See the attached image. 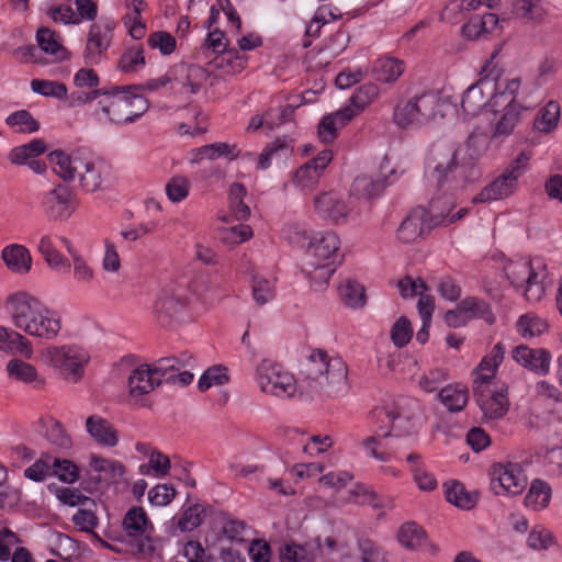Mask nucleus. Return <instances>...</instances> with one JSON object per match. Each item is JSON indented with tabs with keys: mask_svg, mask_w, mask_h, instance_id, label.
<instances>
[{
	"mask_svg": "<svg viewBox=\"0 0 562 562\" xmlns=\"http://www.w3.org/2000/svg\"><path fill=\"white\" fill-rule=\"evenodd\" d=\"M378 87L373 83H366L359 87L350 98L352 106L357 108L358 111H362L368 104H370L378 95Z\"/></svg>",
	"mask_w": 562,
	"mask_h": 562,
	"instance_id": "nucleus-54",
	"label": "nucleus"
},
{
	"mask_svg": "<svg viewBox=\"0 0 562 562\" xmlns=\"http://www.w3.org/2000/svg\"><path fill=\"white\" fill-rule=\"evenodd\" d=\"M37 249L52 269L58 272H67L70 269L69 260L56 249L49 235L41 237Z\"/></svg>",
	"mask_w": 562,
	"mask_h": 562,
	"instance_id": "nucleus-29",
	"label": "nucleus"
},
{
	"mask_svg": "<svg viewBox=\"0 0 562 562\" xmlns=\"http://www.w3.org/2000/svg\"><path fill=\"white\" fill-rule=\"evenodd\" d=\"M373 74L376 80L382 82H393L403 74V63L392 57L378 59L373 65Z\"/></svg>",
	"mask_w": 562,
	"mask_h": 562,
	"instance_id": "nucleus-31",
	"label": "nucleus"
},
{
	"mask_svg": "<svg viewBox=\"0 0 562 562\" xmlns=\"http://www.w3.org/2000/svg\"><path fill=\"white\" fill-rule=\"evenodd\" d=\"M322 172L317 170V167H313L308 162L301 166L294 173V183L304 191L313 190L322 177Z\"/></svg>",
	"mask_w": 562,
	"mask_h": 562,
	"instance_id": "nucleus-44",
	"label": "nucleus"
},
{
	"mask_svg": "<svg viewBox=\"0 0 562 562\" xmlns=\"http://www.w3.org/2000/svg\"><path fill=\"white\" fill-rule=\"evenodd\" d=\"M387 186L386 176L378 179H372L368 176H359L355 179L351 191L358 195L374 198L380 195Z\"/></svg>",
	"mask_w": 562,
	"mask_h": 562,
	"instance_id": "nucleus-34",
	"label": "nucleus"
},
{
	"mask_svg": "<svg viewBox=\"0 0 562 562\" xmlns=\"http://www.w3.org/2000/svg\"><path fill=\"white\" fill-rule=\"evenodd\" d=\"M0 350L25 358H31L33 353L30 341L23 335L4 326H0Z\"/></svg>",
	"mask_w": 562,
	"mask_h": 562,
	"instance_id": "nucleus-25",
	"label": "nucleus"
},
{
	"mask_svg": "<svg viewBox=\"0 0 562 562\" xmlns=\"http://www.w3.org/2000/svg\"><path fill=\"white\" fill-rule=\"evenodd\" d=\"M46 149L45 142L41 138H36L27 144L12 148L8 158L14 165H23L42 155Z\"/></svg>",
	"mask_w": 562,
	"mask_h": 562,
	"instance_id": "nucleus-32",
	"label": "nucleus"
},
{
	"mask_svg": "<svg viewBox=\"0 0 562 562\" xmlns=\"http://www.w3.org/2000/svg\"><path fill=\"white\" fill-rule=\"evenodd\" d=\"M356 115V111L346 106L323 117L318 125V137L323 143H330L337 137L339 128L344 127Z\"/></svg>",
	"mask_w": 562,
	"mask_h": 562,
	"instance_id": "nucleus-19",
	"label": "nucleus"
},
{
	"mask_svg": "<svg viewBox=\"0 0 562 562\" xmlns=\"http://www.w3.org/2000/svg\"><path fill=\"white\" fill-rule=\"evenodd\" d=\"M54 172L64 181L79 178L87 192H95L102 183V172L97 164L81 157H70L63 150H54L48 155Z\"/></svg>",
	"mask_w": 562,
	"mask_h": 562,
	"instance_id": "nucleus-4",
	"label": "nucleus"
},
{
	"mask_svg": "<svg viewBox=\"0 0 562 562\" xmlns=\"http://www.w3.org/2000/svg\"><path fill=\"white\" fill-rule=\"evenodd\" d=\"M473 395L482 411L484 423L501 419L508 412L509 401L506 389L485 393L484 390H481V385H475Z\"/></svg>",
	"mask_w": 562,
	"mask_h": 562,
	"instance_id": "nucleus-12",
	"label": "nucleus"
},
{
	"mask_svg": "<svg viewBox=\"0 0 562 562\" xmlns=\"http://www.w3.org/2000/svg\"><path fill=\"white\" fill-rule=\"evenodd\" d=\"M5 371L8 376L15 382L27 385L34 384L35 386L44 385L45 383L44 379L38 375L36 368L22 359L14 358L9 360Z\"/></svg>",
	"mask_w": 562,
	"mask_h": 562,
	"instance_id": "nucleus-26",
	"label": "nucleus"
},
{
	"mask_svg": "<svg viewBox=\"0 0 562 562\" xmlns=\"http://www.w3.org/2000/svg\"><path fill=\"white\" fill-rule=\"evenodd\" d=\"M188 299L184 289L178 284H169L165 286L154 306L155 314L159 322L167 325L177 321L186 311Z\"/></svg>",
	"mask_w": 562,
	"mask_h": 562,
	"instance_id": "nucleus-11",
	"label": "nucleus"
},
{
	"mask_svg": "<svg viewBox=\"0 0 562 562\" xmlns=\"http://www.w3.org/2000/svg\"><path fill=\"white\" fill-rule=\"evenodd\" d=\"M110 45L109 32L99 24H92L87 38L85 61L87 65H97L100 56Z\"/></svg>",
	"mask_w": 562,
	"mask_h": 562,
	"instance_id": "nucleus-20",
	"label": "nucleus"
},
{
	"mask_svg": "<svg viewBox=\"0 0 562 562\" xmlns=\"http://www.w3.org/2000/svg\"><path fill=\"white\" fill-rule=\"evenodd\" d=\"M145 65L144 50L142 47L127 49L120 58L119 67L124 72L137 71L138 66Z\"/></svg>",
	"mask_w": 562,
	"mask_h": 562,
	"instance_id": "nucleus-51",
	"label": "nucleus"
},
{
	"mask_svg": "<svg viewBox=\"0 0 562 562\" xmlns=\"http://www.w3.org/2000/svg\"><path fill=\"white\" fill-rule=\"evenodd\" d=\"M340 247L339 237L334 232L317 233L312 236L306 250V260H316L321 262L334 261L338 258Z\"/></svg>",
	"mask_w": 562,
	"mask_h": 562,
	"instance_id": "nucleus-14",
	"label": "nucleus"
},
{
	"mask_svg": "<svg viewBox=\"0 0 562 562\" xmlns=\"http://www.w3.org/2000/svg\"><path fill=\"white\" fill-rule=\"evenodd\" d=\"M425 531L416 522H406L401 526L397 539L407 549H416L425 541Z\"/></svg>",
	"mask_w": 562,
	"mask_h": 562,
	"instance_id": "nucleus-40",
	"label": "nucleus"
},
{
	"mask_svg": "<svg viewBox=\"0 0 562 562\" xmlns=\"http://www.w3.org/2000/svg\"><path fill=\"white\" fill-rule=\"evenodd\" d=\"M413 336L411 322L405 317H400L391 329V338L398 348L406 346Z\"/></svg>",
	"mask_w": 562,
	"mask_h": 562,
	"instance_id": "nucleus-52",
	"label": "nucleus"
},
{
	"mask_svg": "<svg viewBox=\"0 0 562 562\" xmlns=\"http://www.w3.org/2000/svg\"><path fill=\"white\" fill-rule=\"evenodd\" d=\"M72 522L81 531L92 532V529L98 525V517L90 507L86 506L74 515Z\"/></svg>",
	"mask_w": 562,
	"mask_h": 562,
	"instance_id": "nucleus-62",
	"label": "nucleus"
},
{
	"mask_svg": "<svg viewBox=\"0 0 562 562\" xmlns=\"http://www.w3.org/2000/svg\"><path fill=\"white\" fill-rule=\"evenodd\" d=\"M38 47L46 54L56 55L65 53L66 49L56 40V34L48 27H40L36 32Z\"/></svg>",
	"mask_w": 562,
	"mask_h": 562,
	"instance_id": "nucleus-50",
	"label": "nucleus"
},
{
	"mask_svg": "<svg viewBox=\"0 0 562 562\" xmlns=\"http://www.w3.org/2000/svg\"><path fill=\"white\" fill-rule=\"evenodd\" d=\"M385 415L389 418V420L391 422V429L385 432H382V434L378 432L375 436H370V437L366 438L362 442L364 448L369 449V448H372L375 445H378L379 438H387L391 436L400 437L409 431L408 429H404L402 427V425H401L402 419L397 412L385 411Z\"/></svg>",
	"mask_w": 562,
	"mask_h": 562,
	"instance_id": "nucleus-41",
	"label": "nucleus"
},
{
	"mask_svg": "<svg viewBox=\"0 0 562 562\" xmlns=\"http://www.w3.org/2000/svg\"><path fill=\"white\" fill-rule=\"evenodd\" d=\"M290 142L291 140L286 138H278L273 143L269 144L259 156L258 168H269L274 157L286 158L292 153Z\"/></svg>",
	"mask_w": 562,
	"mask_h": 562,
	"instance_id": "nucleus-38",
	"label": "nucleus"
},
{
	"mask_svg": "<svg viewBox=\"0 0 562 562\" xmlns=\"http://www.w3.org/2000/svg\"><path fill=\"white\" fill-rule=\"evenodd\" d=\"M7 267L15 273L29 272L32 266L30 251L22 245L13 244L2 250Z\"/></svg>",
	"mask_w": 562,
	"mask_h": 562,
	"instance_id": "nucleus-27",
	"label": "nucleus"
},
{
	"mask_svg": "<svg viewBox=\"0 0 562 562\" xmlns=\"http://www.w3.org/2000/svg\"><path fill=\"white\" fill-rule=\"evenodd\" d=\"M336 270L334 261L321 262L316 260H305L303 272L310 279L311 285L315 290H321L328 283L329 278Z\"/></svg>",
	"mask_w": 562,
	"mask_h": 562,
	"instance_id": "nucleus-28",
	"label": "nucleus"
},
{
	"mask_svg": "<svg viewBox=\"0 0 562 562\" xmlns=\"http://www.w3.org/2000/svg\"><path fill=\"white\" fill-rule=\"evenodd\" d=\"M70 198L71 191L66 186L58 184L54 188L46 201L48 215L54 220L69 217L74 212Z\"/></svg>",
	"mask_w": 562,
	"mask_h": 562,
	"instance_id": "nucleus-23",
	"label": "nucleus"
},
{
	"mask_svg": "<svg viewBox=\"0 0 562 562\" xmlns=\"http://www.w3.org/2000/svg\"><path fill=\"white\" fill-rule=\"evenodd\" d=\"M521 110L524 109L519 104L513 103V99H510L505 105L503 114L493 126L492 139L509 136L520 123Z\"/></svg>",
	"mask_w": 562,
	"mask_h": 562,
	"instance_id": "nucleus-24",
	"label": "nucleus"
},
{
	"mask_svg": "<svg viewBox=\"0 0 562 562\" xmlns=\"http://www.w3.org/2000/svg\"><path fill=\"white\" fill-rule=\"evenodd\" d=\"M461 311L468 316V321L471 318H482L488 324H493L495 317L491 312L490 305L477 297L468 296L459 302Z\"/></svg>",
	"mask_w": 562,
	"mask_h": 562,
	"instance_id": "nucleus-36",
	"label": "nucleus"
},
{
	"mask_svg": "<svg viewBox=\"0 0 562 562\" xmlns=\"http://www.w3.org/2000/svg\"><path fill=\"white\" fill-rule=\"evenodd\" d=\"M551 498V487L541 480H535L525 496V505L532 507L535 510L542 509L548 506Z\"/></svg>",
	"mask_w": 562,
	"mask_h": 562,
	"instance_id": "nucleus-37",
	"label": "nucleus"
},
{
	"mask_svg": "<svg viewBox=\"0 0 562 562\" xmlns=\"http://www.w3.org/2000/svg\"><path fill=\"white\" fill-rule=\"evenodd\" d=\"M5 123L11 127L20 126L19 132L21 133H34L40 128V123L26 110H19L11 113L5 119Z\"/></svg>",
	"mask_w": 562,
	"mask_h": 562,
	"instance_id": "nucleus-46",
	"label": "nucleus"
},
{
	"mask_svg": "<svg viewBox=\"0 0 562 562\" xmlns=\"http://www.w3.org/2000/svg\"><path fill=\"white\" fill-rule=\"evenodd\" d=\"M252 236V231L248 225H236L225 228L222 232L221 239L228 244H240L248 240Z\"/></svg>",
	"mask_w": 562,
	"mask_h": 562,
	"instance_id": "nucleus-58",
	"label": "nucleus"
},
{
	"mask_svg": "<svg viewBox=\"0 0 562 562\" xmlns=\"http://www.w3.org/2000/svg\"><path fill=\"white\" fill-rule=\"evenodd\" d=\"M446 499L461 509L469 510L475 506L477 495L468 492L462 483L454 481L446 488Z\"/></svg>",
	"mask_w": 562,
	"mask_h": 562,
	"instance_id": "nucleus-33",
	"label": "nucleus"
},
{
	"mask_svg": "<svg viewBox=\"0 0 562 562\" xmlns=\"http://www.w3.org/2000/svg\"><path fill=\"white\" fill-rule=\"evenodd\" d=\"M14 326L30 336L52 340L61 329L60 317L37 299L20 292L8 299Z\"/></svg>",
	"mask_w": 562,
	"mask_h": 562,
	"instance_id": "nucleus-2",
	"label": "nucleus"
},
{
	"mask_svg": "<svg viewBox=\"0 0 562 562\" xmlns=\"http://www.w3.org/2000/svg\"><path fill=\"white\" fill-rule=\"evenodd\" d=\"M189 180L181 176L172 177L165 187L166 195L172 203L184 200L189 194Z\"/></svg>",
	"mask_w": 562,
	"mask_h": 562,
	"instance_id": "nucleus-49",
	"label": "nucleus"
},
{
	"mask_svg": "<svg viewBox=\"0 0 562 562\" xmlns=\"http://www.w3.org/2000/svg\"><path fill=\"white\" fill-rule=\"evenodd\" d=\"M495 83L488 77L481 78L463 93L461 106L469 116H474L485 106L491 108V97L494 95Z\"/></svg>",
	"mask_w": 562,
	"mask_h": 562,
	"instance_id": "nucleus-13",
	"label": "nucleus"
},
{
	"mask_svg": "<svg viewBox=\"0 0 562 562\" xmlns=\"http://www.w3.org/2000/svg\"><path fill=\"white\" fill-rule=\"evenodd\" d=\"M517 183L504 172L492 183L484 187L473 199V203L497 201L509 196L516 190Z\"/></svg>",
	"mask_w": 562,
	"mask_h": 562,
	"instance_id": "nucleus-22",
	"label": "nucleus"
},
{
	"mask_svg": "<svg viewBox=\"0 0 562 562\" xmlns=\"http://www.w3.org/2000/svg\"><path fill=\"white\" fill-rule=\"evenodd\" d=\"M513 359L538 374H547L550 368L551 355L546 349H531L520 345L513 350Z\"/></svg>",
	"mask_w": 562,
	"mask_h": 562,
	"instance_id": "nucleus-15",
	"label": "nucleus"
},
{
	"mask_svg": "<svg viewBox=\"0 0 562 562\" xmlns=\"http://www.w3.org/2000/svg\"><path fill=\"white\" fill-rule=\"evenodd\" d=\"M559 116L560 106L551 101L540 111V115L535 120V127L539 132L549 133L557 126Z\"/></svg>",
	"mask_w": 562,
	"mask_h": 562,
	"instance_id": "nucleus-45",
	"label": "nucleus"
},
{
	"mask_svg": "<svg viewBox=\"0 0 562 562\" xmlns=\"http://www.w3.org/2000/svg\"><path fill=\"white\" fill-rule=\"evenodd\" d=\"M229 381L227 368L216 364L209 368L199 379L198 387L201 392L209 390L213 385H224Z\"/></svg>",
	"mask_w": 562,
	"mask_h": 562,
	"instance_id": "nucleus-43",
	"label": "nucleus"
},
{
	"mask_svg": "<svg viewBox=\"0 0 562 562\" xmlns=\"http://www.w3.org/2000/svg\"><path fill=\"white\" fill-rule=\"evenodd\" d=\"M89 464L94 472L99 473V475L91 476L87 482L88 484H111L116 482V480L122 477L125 473V467L120 461H112L94 454L90 457Z\"/></svg>",
	"mask_w": 562,
	"mask_h": 562,
	"instance_id": "nucleus-17",
	"label": "nucleus"
},
{
	"mask_svg": "<svg viewBox=\"0 0 562 562\" xmlns=\"http://www.w3.org/2000/svg\"><path fill=\"white\" fill-rule=\"evenodd\" d=\"M204 512L201 505L190 506L179 519L178 526L181 530H193L202 524L201 514Z\"/></svg>",
	"mask_w": 562,
	"mask_h": 562,
	"instance_id": "nucleus-59",
	"label": "nucleus"
},
{
	"mask_svg": "<svg viewBox=\"0 0 562 562\" xmlns=\"http://www.w3.org/2000/svg\"><path fill=\"white\" fill-rule=\"evenodd\" d=\"M144 86H124L112 95L102 112L115 124L133 123L149 108V101L139 94Z\"/></svg>",
	"mask_w": 562,
	"mask_h": 562,
	"instance_id": "nucleus-6",
	"label": "nucleus"
},
{
	"mask_svg": "<svg viewBox=\"0 0 562 562\" xmlns=\"http://www.w3.org/2000/svg\"><path fill=\"white\" fill-rule=\"evenodd\" d=\"M297 375L299 380L271 359H262L255 372L260 391L274 397L291 398L300 390L311 396L336 400L346 396L350 389L345 361L329 357L323 349L312 350L300 363Z\"/></svg>",
	"mask_w": 562,
	"mask_h": 562,
	"instance_id": "nucleus-1",
	"label": "nucleus"
},
{
	"mask_svg": "<svg viewBox=\"0 0 562 562\" xmlns=\"http://www.w3.org/2000/svg\"><path fill=\"white\" fill-rule=\"evenodd\" d=\"M439 104L440 98L434 92L401 100L394 108V123L402 128L426 124L436 116Z\"/></svg>",
	"mask_w": 562,
	"mask_h": 562,
	"instance_id": "nucleus-7",
	"label": "nucleus"
},
{
	"mask_svg": "<svg viewBox=\"0 0 562 562\" xmlns=\"http://www.w3.org/2000/svg\"><path fill=\"white\" fill-rule=\"evenodd\" d=\"M438 397L440 402L450 411V412H460L464 408L468 402V393L463 389H458L452 385H448L442 387Z\"/></svg>",
	"mask_w": 562,
	"mask_h": 562,
	"instance_id": "nucleus-39",
	"label": "nucleus"
},
{
	"mask_svg": "<svg viewBox=\"0 0 562 562\" xmlns=\"http://www.w3.org/2000/svg\"><path fill=\"white\" fill-rule=\"evenodd\" d=\"M223 286V279L217 274H201L193 282V291L203 300L215 299Z\"/></svg>",
	"mask_w": 562,
	"mask_h": 562,
	"instance_id": "nucleus-35",
	"label": "nucleus"
},
{
	"mask_svg": "<svg viewBox=\"0 0 562 562\" xmlns=\"http://www.w3.org/2000/svg\"><path fill=\"white\" fill-rule=\"evenodd\" d=\"M183 554L189 562H214L212 557L205 555V551L199 541H188Z\"/></svg>",
	"mask_w": 562,
	"mask_h": 562,
	"instance_id": "nucleus-64",
	"label": "nucleus"
},
{
	"mask_svg": "<svg viewBox=\"0 0 562 562\" xmlns=\"http://www.w3.org/2000/svg\"><path fill=\"white\" fill-rule=\"evenodd\" d=\"M486 139L482 135L471 134L464 146L456 150H451L445 155L436 164L430 173V179L436 182L438 188H441L448 180L449 175L460 169L464 181H475L480 178L481 171L476 167V162L486 151Z\"/></svg>",
	"mask_w": 562,
	"mask_h": 562,
	"instance_id": "nucleus-3",
	"label": "nucleus"
},
{
	"mask_svg": "<svg viewBox=\"0 0 562 562\" xmlns=\"http://www.w3.org/2000/svg\"><path fill=\"white\" fill-rule=\"evenodd\" d=\"M176 495L173 487L167 484H158L153 487L148 493L150 504L156 506H165L169 504Z\"/></svg>",
	"mask_w": 562,
	"mask_h": 562,
	"instance_id": "nucleus-61",
	"label": "nucleus"
},
{
	"mask_svg": "<svg viewBox=\"0 0 562 562\" xmlns=\"http://www.w3.org/2000/svg\"><path fill=\"white\" fill-rule=\"evenodd\" d=\"M519 87L520 80L518 78L509 80L503 92H501L499 94L494 93V95L491 97V110L497 112L496 108L502 104L506 105L510 99H513V103H516L515 94L517 93Z\"/></svg>",
	"mask_w": 562,
	"mask_h": 562,
	"instance_id": "nucleus-57",
	"label": "nucleus"
},
{
	"mask_svg": "<svg viewBox=\"0 0 562 562\" xmlns=\"http://www.w3.org/2000/svg\"><path fill=\"white\" fill-rule=\"evenodd\" d=\"M31 88L35 93L44 97H54L57 99H65L67 97V87L57 81L33 79Z\"/></svg>",
	"mask_w": 562,
	"mask_h": 562,
	"instance_id": "nucleus-47",
	"label": "nucleus"
},
{
	"mask_svg": "<svg viewBox=\"0 0 562 562\" xmlns=\"http://www.w3.org/2000/svg\"><path fill=\"white\" fill-rule=\"evenodd\" d=\"M344 304L351 308H361L366 304V289L351 279H346L338 288Z\"/></svg>",
	"mask_w": 562,
	"mask_h": 562,
	"instance_id": "nucleus-30",
	"label": "nucleus"
},
{
	"mask_svg": "<svg viewBox=\"0 0 562 562\" xmlns=\"http://www.w3.org/2000/svg\"><path fill=\"white\" fill-rule=\"evenodd\" d=\"M122 528L126 537L137 542L138 553L148 555L155 553L156 547L150 537L154 526L142 507L133 506L126 512L122 521Z\"/></svg>",
	"mask_w": 562,
	"mask_h": 562,
	"instance_id": "nucleus-9",
	"label": "nucleus"
},
{
	"mask_svg": "<svg viewBox=\"0 0 562 562\" xmlns=\"http://www.w3.org/2000/svg\"><path fill=\"white\" fill-rule=\"evenodd\" d=\"M57 498L65 505L69 506H95V503L92 498L82 495L78 490L69 488V487H60L56 492Z\"/></svg>",
	"mask_w": 562,
	"mask_h": 562,
	"instance_id": "nucleus-55",
	"label": "nucleus"
},
{
	"mask_svg": "<svg viewBox=\"0 0 562 562\" xmlns=\"http://www.w3.org/2000/svg\"><path fill=\"white\" fill-rule=\"evenodd\" d=\"M148 45L151 48H159L164 55H169L176 48V38L167 32L159 31L149 35Z\"/></svg>",
	"mask_w": 562,
	"mask_h": 562,
	"instance_id": "nucleus-56",
	"label": "nucleus"
},
{
	"mask_svg": "<svg viewBox=\"0 0 562 562\" xmlns=\"http://www.w3.org/2000/svg\"><path fill=\"white\" fill-rule=\"evenodd\" d=\"M439 199H432L429 210L424 206L413 209L403 220L397 228V238L404 244L416 241L428 233L434 226L446 225L443 223L445 212H438Z\"/></svg>",
	"mask_w": 562,
	"mask_h": 562,
	"instance_id": "nucleus-8",
	"label": "nucleus"
},
{
	"mask_svg": "<svg viewBox=\"0 0 562 562\" xmlns=\"http://www.w3.org/2000/svg\"><path fill=\"white\" fill-rule=\"evenodd\" d=\"M50 457L41 458L34 464L24 471V475L34 482L43 481L47 475L52 474L53 463H49Z\"/></svg>",
	"mask_w": 562,
	"mask_h": 562,
	"instance_id": "nucleus-60",
	"label": "nucleus"
},
{
	"mask_svg": "<svg viewBox=\"0 0 562 562\" xmlns=\"http://www.w3.org/2000/svg\"><path fill=\"white\" fill-rule=\"evenodd\" d=\"M358 548L361 552L362 562H384V558L382 557L379 548L370 539H359Z\"/></svg>",
	"mask_w": 562,
	"mask_h": 562,
	"instance_id": "nucleus-63",
	"label": "nucleus"
},
{
	"mask_svg": "<svg viewBox=\"0 0 562 562\" xmlns=\"http://www.w3.org/2000/svg\"><path fill=\"white\" fill-rule=\"evenodd\" d=\"M161 383V379L154 374L151 366L142 364L134 369L128 378L130 394L139 397L150 393L155 386Z\"/></svg>",
	"mask_w": 562,
	"mask_h": 562,
	"instance_id": "nucleus-18",
	"label": "nucleus"
},
{
	"mask_svg": "<svg viewBox=\"0 0 562 562\" xmlns=\"http://www.w3.org/2000/svg\"><path fill=\"white\" fill-rule=\"evenodd\" d=\"M236 146H231L227 143H214L202 146L192 151V164H198L204 158L215 159L220 156L231 155Z\"/></svg>",
	"mask_w": 562,
	"mask_h": 562,
	"instance_id": "nucleus-42",
	"label": "nucleus"
},
{
	"mask_svg": "<svg viewBox=\"0 0 562 562\" xmlns=\"http://www.w3.org/2000/svg\"><path fill=\"white\" fill-rule=\"evenodd\" d=\"M315 210L323 217L338 223L339 220L345 218L349 209L346 203L336 196L334 193H322L314 200Z\"/></svg>",
	"mask_w": 562,
	"mask_h": 562,
	"instance_id": "nucleus-21",
	"label": "nucleus"
},
{
	"mask_svg": "<svg viewBox=\"0 0 562 562\" xmlns=\"http://www.w3.org/2000/svg\"><path fill=\"white\" fill-rule=\"evenodd\" d=\"M517 326L525 338L539 336L547 329L544 321L530 315L520 316Z\"/></svg>",
	"mask_w": 562,
	"mask_h": 562,
	"instance_id": "nucleus-53",
	"label": "nucleus"
},
{
	"mask_svg": "<svg viewBox=\"0 0 562 562\" xmlns=\"http://www.w3.org/2000/svg\"><path fill=\"white\" fill-rule=\"evenodd\" d=\"M52 474L56 475L60 481L71 484L79 479V469L70 460L55 458L53 460Z\"/></svg>",
	"mask_w": 562,
	"mask_h": 562,
	"instance_id": "nucleus-48",
	"label": "nucleus"
},
{
	"mask_svg": "<svg viewBox=\"0 0 562 562\" xmlns=\"http://www.w3.org/2000/svg\"><path fill=\"white\" fill-rule=\"evenodd\" d=\"M86 430L100 446L115 447L119 443V432L114 426L100 415L93 414L86 419Z\"/></svg>",
	"mask_w": 562,
	"mask_h": 562,
	"instance_id": "nucleus-16",
	"label": "nucleus"
},
{
	"mask_svg": "<svg viewBox=\"0 0 562 562\" xmlns=\"http://www.w3.org/2000/svg\"><path fill=\"white\" fill-rule=\"evenodd\" d=\"M41 359L46 366L55 369L63 379L77 383L82 379L85 366L90 357L77 345H53L42 350Z\"/></svg>",
	"mask_w": 562,
	"mask_h": 562,
	"instance_id": "nucleus-5",
	"label": "nucleus"
},
{
	"mask_svg": "<svg viewBox=\"0 0 562 562\" xmlns=\"http://www.w3.org/2000/svg\"><path fill=\"white\" fill-rule=\"evenodd\" d=\"M491 488L496 495H518L526 485V477L517 463H494L490 469Z\"/></svg>",
	"mask_w": 562,
	"mask_h": 562,
	"instance_id": "nucleus-10",
	"label": "nucleus"
}]
</instances>
